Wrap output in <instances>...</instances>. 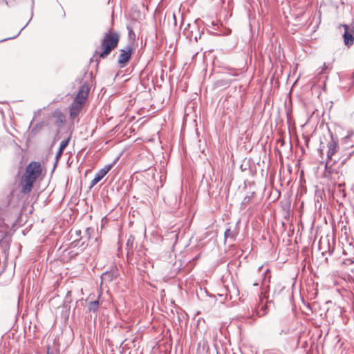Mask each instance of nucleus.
<instances>
[{
	"mask_svg": "<svg viewBox=\"0 0 354 354\" xmlns=\"http://www.w3.org/2000/svg\"><path fill=\"white\" fill-rule=\"evenodd\" d=\"M42 174V167L40 162L32 161L25 168L24 174L20 177L19 187L20 193L28 195L34 186L35 183Z\"/></svg>",
	"mask_w": 354,
	"mask_h": 354,
	"instance_id": "1",
	"label": "nucleus"
},
{
	"mask_svg": "<svg viewBox=\"0 0 354 354\" xmlns=\"http://www.w3.org/2000/svg\"><path fill=\"white\" fill-rule=\"evenodd\" d=\"M119 35L116 32H111L109 29L100 42V49L102 51L95 50V53L98 55L100 58H106L111 52L118 46L119 41Z\"/></svg>",
	"mask_w": 354,
	"mask_h": 354,
	"instance_id": "2",
	"label": "nucleus"
},
{
	"mask_svg": "<svg viewBox=\"0 0 354 354\" xmlns=\"http://www.w3.org/2000/svg\"><path fill=\"white\" fill-rule=\"evenodd\" d=\"M329 133L330 140L327 143L328 151L324 167L326 172L333 174L335 172V169H333V165L337 162V160L333 159V157L339 149V140L330 131H329Z\"/></svg>",
	"mask_w": 354,
	"mask_h": 354,
	"instance_id": "3",
	"label": "nucleus"
},
{
	"mask_svg": "<svg viewBox=\"0 0 354 354\" xmlns=\"http://www.w3.org/2000/svg\"><path fill=\"white\" fill-rule=\"evenodd\" d=\"M183 34L190 41H197L201 38V33L198 25L195 21L193 24H188L183 30Z\"/></svg>",
	"mask_w": 354,
	"mask_h": 354,
	"instance_id": "4",
	"label": "nucleus"
},
{
	"mask_svg": "<svg viewBox=\"0 0 354 354\" xmlns=\"http://www.w3.org/2000/svg\"><path fill=\"white\" fill-rule=\"evenodd\" d=\"M115 162V161H114L111 164L105 165L102 169H101L100 171H98V172L96 174L95 178L91 180L90 187H92L95 186L98 182H100L106 176V174L111 170V169L113 167Z\"/></svg>",
	"mask_w": 354,
	"mask_h": 354,
	"instance_id": "5",
	"label": "nucleus"
},
{
	"mask_svg": "<svg viewBox=\"0 0 354 354\" xmlns=\"http://www.w3.org/2000/svg\"><path fill=\"white\" fill-rule=\"evenodd\" d=\"M353 153H354V147L352 145L351 147V149L348 151V153L343 154L342 156V157L340 158L339 165H338V169H339L340 171H337L335 169V172L333 173V174H335L337 175V179H339L341 176H342V172H343L342 167H344V165H346L347 161L349 160V158Z\"/></svg>",
	"mask_w": 354,
	"mask_h": 354,
	"instance_id": "6",
	"label": "nucleus"
},
{
	"mask_svg": "<svg viewBox=\"0 0 354 354\" xmlns=\"http://www.w3.org/2000/svg\"><path fill=\"white\" fill-rule=\"evenodd\" d=\"M90 85L87 82H84L82 84V86H80L79 91H78V93L76 95V97H75V100H79V101H81V102H83L85 103L87 97H88V93L90 92Z\"/></svg>",
	"mask_w": 354,
	"mask_h": 354,
	"instance_id": "7",
	"label": "nucleus"
},
{
	"mask_svg": "<svg viewBox=\"0 0 354 354\" xmlns=\"http://www.w3.org/2000/svg\"><path fill=\"white\" fill-rule=\"evenodd\" d=\"M132 53V48L127 46L126 49L120 50V54L118 57V62L121 66H124L131 58Z\"/></svg>",
	"mask_w": 354,
	"mask_h": 354,
	"instance_id": "8",
	"label": "nucleus"
},
{
	"mask_svg": "<svg viewBox=\"0 0 354 354\" xmlns=\"http://www.w3.org/2000/svg\"><path fill=\"white\" fill-rule=\"evenodd\" d=\"M84 104V102L74 99L70 107V117L71 119H75L79 115Z\"/></svg>",
	"mask_w": 354,
	"mask_h": 354,
	"instance_id": "9",
	"label": "nucleus"
},
{
	"mask_svg": "<svg viewBox=\"0 0 354 354\" xmlns=\"http://www.w3.org/2000/svg\"><path fill=\"white\" fill-rule=\"evenodd\" d=\"M239 234V228L237 224L234 226H230L227 228L224 233L225 240H230V241H234L236 236Z\"/></svg>",
	"mask_w": 354,
	"mask_h": 354,
	"instance_id": "10",
	"label": "nucleus"
},
{
	"mask_svg": "<svg viewBox=\"0 0 354 354\" xmlns=\"http://www.w3.org/2000/svg\"><path fill=\"white\" fill-rule=\"evenodd\" d=\"M344 32L343 35L344 42L348 47L352 46L354 42V35L353 30H351L348 25H343Z\"/></svg>",
	"mask_w": 354,
	"mask_h": 354,
	"instance_id": "11",
	"label": "nucleus"
},
{
	"mask_svg": "<svg viewBox=\"0 0 354 354\" xmlns=\"http://www.w3.org/2000/svg\"><path fill=\"white\" fill-rule=\"evenodd\" d=\"M256 313L258 316L262 317L267 313V299L259 297V303L255 308Z\"/></svg>",
	"mask_w": 354,
	"mask_h": 354,
	"instance_id": "12",
	"label": "nucleus"
},
{
	"mask_svg": "<svg viewBox=\"0 0 354 354\" xmlns=\"http://www.w3.org/2000/svg\"><path fill=\"white\" fill-rule=\"evenodd\" d=\"M99 307V301L97 300L89 302L88 308L90 312H96Z\"/></svg>",
	"mask_w": 354,
	"mask_h": 354,
	"instance_id": "13",
	"label": "nucleus"
},
{
	"mask_svg": "<svg viewBox=\"0 0 354 354\" xmlns=\"http://www.w3.org/2000/svg\"><path fill=\"white\" fill-rule=\"evenodd\" d=\"M69 140H70V138H68L67 139L62 140L60 142L59 149L64 151V149L68 146V145L69 143Z\"/></svg>",
	"mask_w": 354,
	"mask_h": 354,
	"instance_id": "14",
	"label": "nucleus"
},
{
	"mask_svg": "<svg viewBox=\"0 0 354 354\" xmlns=\"http://www.w3.org/2000/svg\"><path fill=\"white\" fill-rule=\"evenodd\" d=\"M28 23H27L19 31V32L13 36V37H8V38H6V39H3L1 40V41H6L8 39H14V38H16L18 35H19L20 32L26 27V26L28 25Z\"/></svg>",
	"mask_w": 354,
	"mask_h": 354,
	"instance_id": "15",
	"label": "nucleus"
},
{
	"mask_svg": "<svg viewBox=\"0 0 354 354\" xmlns=\"http://www.w3.org/2000/svg\"><path fill=\"white\" fill-rule=\"evenodd\" d=\"M133 238L132 236H130L127 242V246L128 248L131 247L132 248H133Z\"/></svg>",
	"mask_w": 354,
	"mask_h": 354,
	"instance_id": "16",
	"label": "nucleus"
},
{
	"mask_svg": "<svg viewBox=\"0 0 354 354\" xmlns=\"http://www.w3.org/2000/svg\"><path fill=\"white\" fill-rule=\"evenodd\" d=\"M63 151H64L59 149L58 151L57 152L56 156H55L56 162H57L59 160L60 157L62 156V155L63 153Z\"/></svg>",
	"mask_w": 354,
	"mask_h": 354,
	"instance_id": "17",
	"label": "nucleus"
},
{
	"mask_svg": "<svg viewBox=\"0 0 354 354\" xmlns=\"http://www.w3.org/2000/svg\"><path fill=\"white\" fill-rule=\"evenodd\" d=\"M110 279H111V274L109 272L104 273L102 276V280Z\"/></svg>",
	"mask_w": 354,
	"mask_h": 354,
	"instance_id": "18",
	"label": "nucleus"
},
{
	"mask_svg": "<svg viewBox=\"0 0 354 354\" xmlns=\"http://www.w3.org/2000/svg\"><path fill=\"white\" fill-rule=\"evenodd\" d=\"M319 151L320 156L322 158V156H323V149L320 148L319 149Z\"/></svg>",
	"mask_w": 354,
	"mask_h": 354,
	"instance_id": "19",
	"label": "nucleus"
},
{
	"mask_svg": "<svg viewBox=\"0 0 354 354\" xmlns=\"http://www.w3.org/2000/svg\"><path fill=\"white\" fill-rule=\"evenodd\" d=\"M37 125L35 128H33L32 129V131H31L32 133H36V128H37Z\"/></svg>",
	"mask_w": 354,
	"mask_h": 354,
	"instance_id": "20",
	"label": "nucleus"
},
{
	"mask_svg": "<svg viewBox=\"0 0 354 354\" xmlns=\"http://www.w3.org/2000/svg\"><path fill=\"white\" fill-rule=\"evenodd\" d=\"M75 233H76L77 236H80V234H81V231H80V230H77V231L75 232Z\"/></svg>",
	"mask_w": 354,
	"mask_h": 354,
	"instance_id": "21",
	"label": "nucleus"
},
{
	"mask_svg": "<svg viewBox=\"0 0 354 354\" xmlns=\"http://www.w3.org/2000/svg\"><path fill=\"white\" fill-rule=\"evenodd\" d=\"M282 333L287 334L288 333V330L285 331V330H282L281 332L280 333V334H282Z\"/></svg>",
	"mask_w": 354,
	"mask_h": 354,
	"instance_id": "22",
	"label": "nucleus"
},
{
	"mask_svg": "<svg viewBox=\"0 0 354 354\" xmlns=\"http://www.w3.org/2000/svg\"><path fill=\"white\" fill-rule=\"evenodd\" d=\"M326 68V66L325 64H324V66H323V68H322V72Z\"/></svg>",
	"mask_w": 354,
	"mask_h": 354,
	"instance_id": "23",
	"label": "nucleus"
},
{
	"mask_svg": "<svg viewBox=\"0 0 354 354\" xmlns=\"http://www.w3.org/2000/svg\"><path fill=\"white\" fill-rule=\"evenodd\" d=\"M349 136H346V137L345 138V139H348V138H349Z\"/></svg>",
	"mask_w": 354,
	"mask_h": 354,
	"instance_id": "24",
	"label": "nucleus"
}]
</instances>
